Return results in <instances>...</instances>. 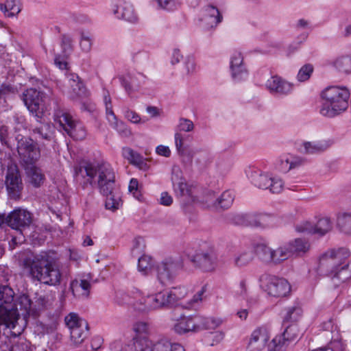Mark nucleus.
I'll use <instances>...</instances> for the list:
<instances>
[{
  "instance_id": "nucleus-36",
  "label": "nucleus",
  "mask_w": 351,
  "mask_h": 351,
  "mask_svg": "<svg viewBox=\"0 0 351 351\" xmlns=\"http://www.w3.org/2000/svg\"><path fill=\"white\" fill-rule=\"evenodd\" d=\"M90 287V282L86 280H74L70 285L73 294L76 297L87 298L89 295Z\"/></svg>"
},
{
  "instance_id": "nucleus-42",
  "label": "nucleus",
  "mask_w": 351,
  "mask_h": 351,
  "mask_svg": "<svg viewBox=\"0 0 351 351\" xmlns=\"http://www.w3.org/2000/svg\"><path fill=\"white\" fill-rule=\"evenodd\" d=\"M87 329L86 322H82V324L70 330L71 340L75 346H78L83 342L86 338V330Z\"/></svg>"
},
{
  "instance_id": "nucleus-8",
  "label": "nucleus",
  "mask_w": 351,
  "mask_h": 351,
  "mask_svg": "<svg viewBox=\"0 0 351 351\" xmlns=\"http://www.w3.org/2000/svg\"><path fill=\"white\" fill-rule=\"evenodd\" d=\"M260 286L267 295L274 298L286 297L291 290L286 279L267 274L261 276Z\"/></svg>"
},
{
  "instance_id": "nucleus-50",
  "label": "nucleus",
  "mask_w": 351,
  "mask_h": 351,
  "mask_svg": "<svg viewBox=\"0 0 351 351\" xmlns=\"http://www.w3.org/2000/svg\"><path fill=\"white\" fill-rule=\"evenodd\" d=\"M64 321L69 330L76 328L80 324L82 325V322H86L84 319H80L77 314L73 313L69 314Z\"/></svg>"
},
{
  "instance_id": "nucleus-46",
  "label": "nucleus",
  "mask_w": 351,
  "mask_h": 351,
  "mask_svg": "<svg viewBox=\"0 0 351 351\" xmlns=\"http://www.w3.org/2000/svg\"><path fill=\"white\" fill-rule=\"evenodd\" d=\"M314 68L311 64H306L303 65L299 70L296 78L298 81L304 82L309 80L311 77Z\"/></svg>"
},
{
  "instance_id": "nucleus-38",
  "label": "nucleus",
  "mask_w": 351,
  "mask_h": 351,
  "mask_svg": "<svg viewBox=\"0 0 351 351\" xmlns=\"http://www.w3.org/2000/svg\"><path fill=\"white\" fill-rule=\"evenodd\" d=\"M290 250L291 257L294 255L299 256L306 253L310 249V243L302 239H295L287 243Z\"/></svg>"
},
{
  "instance_id": "nucleus-44",
  "label": "nucleus",
  "mask_w": 351,
  "mask_h": 351,
  "mask_svg": "<svg viewBox=\"0 0 351 351\" xmlns=\"http://www.w3.org/2000/svg\"><path fill=\"white\" fill-rule=\"evenodd\" d=\"M183 72L184 75L189 76L195 74L197 71V65L195 58L193 56H187L183 62Z\"/></svg>"
},
{
  "instance_id": "nucleus-12",
  "label": "nucleus",
  "mask_w": 351,
  "mask_h": 351,
  "mask_svg": "<svg viewBox=\"0 0 351 351\" xmlns=\"http://www.w3.org/2000/svg\"><path fill=\"white\" fill-rule=\"evenodd\" d=\"M45 95L34 88L27 89L23 95V100L29 111L40 118L47 110Z\"/></svg>"
},
{
  "instance_id": "nucleus-2",
  "label": "nucleus",
  "mask_w": 351,
  "mask_h": 351,
  "mask_svg": "<svg viewBox=\"0 0 351 351\" xmlns=\"http://www.w3.org/2000/svg\"><path fill=\"white\" fill-rule=\"evenodd\" d=\"M23 266L32 278L42 283L56 286L61 282L59 265L49 253L43 252L27 258L23 260Z\"/></svg>"
},
{
  "instance_id": "nucleus-32",
  "label": "nucleus",
  "mask_w": 351,
  "mask_h": 351,
  "mask_svg": "<svg viewBox=\"0 0 351 351\" xmlns=\"http://www.w3.org/2000/svg\"><path fill=\"white\" fill-rule=\"evenodd\" d=\"M163 294L167 307L173 305L177 301L183 299L187 295V289L184 286L175 287L163 290Z\"/></svg>"
},
{
  "instance_id": "nucleus-39",
  "label": "nucleus",
  "mask_w": 351,
  "mask_h": 351,
  "mask_svg": "<svg viewBox=\"0 0 351 351\" xmlns=\"http://www.w3.org/2000/svg\"><path fill=\"white\" fill-rule=\"evenodd\" d=\"M21 10L22 6L19 0H7L4 3H0V10L8 17L16 16Z\"/></svg>"
},
{
  "instance_id": "nucleus-17",
  "label": "nucleus",
  "mask_w": 351,
  "mask_h": 351,
  "mask_svg": "<svg viewBox=\"0 0 351 351\" xmlns=\"http://www.w3.org/2000/svg\"><path fill=\"white\" fill-rule=\"evenodd\" d=\"M222 20L219 9L211 4L204 6L199 14V26L206 30L216 27Z\"/></svg>"
},
{
  "instance_id": "nucleus-31",
  "label": "nucleus",
  "mask_w": 351,
  "mask_h": 351,
  "mask_svg": "<svg viewBox=\"0 0 351 351\" xmlns=\"http://www.w3.org/2000/svg\"><path fill=\"white\" fill-rule=\"evenodd\" d=\"M198 332L203 330H215L220 327L223 323V320L218 317H204L200 315H196Z\"/></svg>"
},
{
  "instance_id": "nucleus-10",
  "label": "nucleus",
  "mask_w": 351,
  "mask_h": 351,
  "mask_svg": "<svg viewBox=\"0 0 351 351\" xmlns=\"http://www.w3.org/2000/svg\"><path fill=\"white\" fill-rule=\"evenodd\" d=\"M163 291L145 295L141 291V295L134 303V311L149 313L167 308Z\"/></svg>"
},
{
  "instance_id": "nucleus-16",
  "label": "nucleus",
  "mask_w": 351,
  "mask_h": 351,
  "mask_svg": "<svg viewBox=\"0 0 351 351\" xmlns=\"http://www.w3.org/2000/svg\"><path fill=\"white\" fill-rule=\"evenodd\" d=\"M265 87L274 96L286 97L293 93L295 86L279 75H272L266 81Z\"/></svg>"
},
{
  "instance_id": "nucleus-53",
  "label": "nucleus",
  "mask_w": 351,
  "mask_h": 351,
  "mask_svg": "<svg viewBox=\"0 0 351 351\" xmlns=\"http://www.w3.org/2000/svg\"><path fill=\"white\" fill-rule=\"evenodd\" d=\"M122 154L130 163L135 165L143 157L133 149L125 147L123 149Z\"/></svg>"
},
{
  "instance_id": "nucleus-48",
  "label": "nucleus",
  "mask_w": 351,
  "mask_h": 351,
  "mask_svg": "<svg viewBox=\"0 0 351 351\" xmlns=\"http://www.w3.org/2000/svg\"><path fill=\"white\" fill-rule=\"evenodd\" d=\"M284 188L283 180L278 176H271L268 189L273 193H280Z\"/></svg>"
},
{
  "instance_id": "nucleus-11",
  "label": "nucleus",
  "mask_w": 351,
  "mask_h": 351,
  "mask_svg": "<svg viewBox=\"0 0 351 351\" xmlns=\"http://www.w3.org/2000/svg\"><path fill=\"white\" fill-rule=\"evenodd\" d=\"M17 152L25 166L34 164L40 158V150L37 145L29 138L21 135L16 136Z\"/></svg>"
},
{
  "instance_id": "nucleus-64",
  "label": "nucleus",
  "mask_w": 351,
  "mask_h": 351,
  "mask_svg": "<svg viewBox=\"0 0 351 351\" xmlns=\"http://www.w3.org/2000/svg\"><path fill=\"white\" fill-rule=\"evenodd\" d=\"M183 58V56L178 49H173L170 55V63L171 65L174 66L178 64L181 60Z\"/></svg>"
},
{
  "instance_id": "nucleus-6",
  "label": "nucleus",
  "mask_w": 351,
  "mask_h": 351,
  "mask_svg": "<svg viewBox=\"0 0 351 351\" xmlns=\"http://www.w3.org/2000/svg\"><path fill=\"white\" fill-rule=\"evenodd\" d=\"M32 215L25 209L18 208L12 211L7 216V223L16 231L17 235L12 237L10 245L20 244L24 242L23 230L29 226L32 223Z\"/></svg>"
},
{
  "instance_id": "nucleus-18",
  "label": "nucleus",
  "mask_w": 351,
  "mask_h": 351,
  "mask_svg": "<svg viewBox=\"0 0 351 351\" xmlns=\"http://www.w3.org/2000/svg\"><path fill=\"white\" fill-rule=\"evenodd\" d=\"M191 261L204 271H211L217 266V255L211 248L200 250L191 257Z\"/></svg>"
},
{
  "instance_id": "nucleus-19",
  "label": "nucleus",
  "mask_w": 351,
  "mask_h": 351,
  "mask_svg": "<svg viewBox=\"0 0 351 351\" xmlns=\"http://www.w3.org/2000/svg\"><path fill=\"white\" fill-rule=\"evenodd\" d=\"M104 102L106 107V119L110 125L114 128L119 134L123 137L131 136L130 130L123 121H119L116 115L112 110L111 99L108 91L105 90L104 93Z\"/></svg>"
},
{
  "instance_id": "nucleus-4",
  "label": "nucleus",
  "mask_w": 351,
  "mask_h": 351,
  "mask_svg": "<svg viewBox=\"0 0 351 351\" xmlns=\"http://www.w3.org/2000/svg\"><path fill=\"white\" fill-rule=\"evenodd\" d=\"M350 93L346 86H329L320 94L319 114L326 118L336 117L348 108Z\"/></svg>"
},
{
  "instance_id": "nucleus-28",
  "label": "nucleus",
  "mask_w": 351,
  "mask_h": 351,
  "mask_svg": "<svg viewBox=\"0 0 351 351\" xmlns=\"http://www.w3.org/2000/svg\"><path fill=\"white\" fill-rule=\"evenodd\" d=\"M333 143V140L330 138L317 141H306L302 143L301 149L302 152L306 154H319L328 149Z\"/></svg>"
},
{
  "instance_id": "nucleus-63",
  "label": "nucleus",
  "mask_w": 351,
  "mask_h": 351,
  "mask_svg": "<svg viewBox=\"0 0 351 351\" xmlns=\"http://www.w3.org/2000/svg\"><path fill=\"white\" fill-rule=\"evenodd\" d=\"M158 7L162 10H172L176 7V0H156Z\"/></svg>"
},
{
  "instance_id": "nucleus-61",
  "label": "nucleus",
  "mask_w": 351,
  "mask_h": 351,
  "mask_svg": "<svg viewBox=\"0 0 351 351\" xmlns=\"http://www.w3.org/2000/svg\"><path fill=\"white\" fill-rule=\"evenodd\" d=\"M125 118L132 123H144L145 121H142L141 117L134 111L131 110H127L124 112Z\"/></svg>"
},
{
  "instance_id": "nucleus-9",
  "label": "nucleus",
  "mask_w": 351,
  "mask_h": 351,
  "mask_svg": "<svg viewBox=\"0 0 351 351\" xmlns=\"http://www.w3.org/2000/svg\"><path fill=\"white\" fill-rule=\"evenodd\" d=\"M54 121L73 139L82 141L86 138V130L84 125L71 114L60 111L56 114Z\"/></svg>"
},
{
  "instance_id": "nucleus-3",
  "label": "nucleus",
  "mask_w": 351,
  "mask_h": 351,
  "mask_svg": "<svg viewBox=\"0 0 351 351\" xmlns=\"http://www.w3.org/2000/svg\"><path fill=\"white\" fill-rule=\"evenodd\" d=\"M346 249L331 250L319 258V271L332 278L335 283L341 284L351 279V260Z\"/></svg>"
},
{
  "instance_id": "nucleus-47",
  "label": "nucleus",
  "mask_w": 351,
  "mask_h": 351,
  "mask_svg": "<svg viewBox=\"0 0 351 351\" xmlns=\"http://www.w3.org/2000/svg\"><path fill=\"white\" fill-rule=\"evenodd\" d=\"M230 71L232 77L235 82H241L247 78L248 72L245 65L230 69Z\"/></svg>"
},
{
  "instance_id": "nucleus-58",
  "label": "nucleus",
  "mask_w": 351,
  "mask_h": 351,
  "mask_svg": "<svg viewBox=\"0 0 351 351\" xmlns=\"http://www.w3.org/2000/svg\"><path fill=\"white\" fill-rule=\"evenodd\" d=\"M244 65L242 54L239 51H234L230 57V69Z\"/></svg>"
},
{
  "instance_id": "nucleus-23",
  "label": "nucleus",
  "mask_w": 351,
  "mask_h": 351,
  "mask_svg": "<svg viewBox=\"0 0 351 351\" xmlns=\"http://www.w3.org/2000/svg\"><path fill=\"white\" fill-rule=\"evenodd\" d=\"M270 338L268 330L265 327L255 329L250 339L247 351H263Z\"/></svg>"
},
{
  "instance_id": "nucleus-57",
  "label": "nucleus",
  "mask_w": 351,
  "mask_h": 351,
  "mask_svg": "<svg viewBox=\"0 0 351 351\" xmlns=\"http://www.w3.org/2000/svg\"><path fill=\"white\" fill-rule=\"evenodd\" d=\"M295 230L300 233H315L314 225L308 221L298 223L295 227Z\"/></svg>"
},
{
  "instance_id": "nucleus-34",
  "label": "nucleus",
  "mask_w": 351,
  "mask_h": 351,
  "mask_svg": "<svg viewBox=\"0 0 351 351\" xmlns=\"http://www.w3.org/2000/svg\"><path fill=\"white\" fill-rule=\"evenodd\" d=\"M175 193L182 198V202L191 203L195 201L193 189L185 180L173 186Z\"/></svg>"
},
{
  "instance_id": "nucleus-27",
  "label": "nucleus",
  "mask_w": 351,
  "mask_h": 351,
  "mask_svg": "<svg viewBox=\"0 0 351 351\" xmlns=\"http://www.w3.org/2000/svg\"><path fill=\"white\" fill-rule=\"evenodd\" d=\"M67 85L68 87L65 92L72 99L82 97L86 95V89L77 75L75 74L69 75L67 76Z\"/></svg>"
},
{
  "instance_id": "nucleus-29",
  "label": "nucleus",
  "mask_w": 351,
  "mask_h": 351,
  "mask_svg": "<svg viewBox=\"0 0 351 351\" xmlns=\"http://www.w3.org/2000/svg\"><path fill=\"white\" fill-rule=\"evenodd\" d=\"M141 295V291L137 288H133L128 291H119L116 293V302L120 305L131 306L134 310V303Z\"/></svg>"
},
{
  "instance_id": "nucleus-55",
  "label": "nucleus",
  "mask_w": 351,
  "mask_h": 351,
  "mask_svg": "<svg viewBox=\"0 0 351 351\" xmlns=\"http://www.w3.org/2000/svg\"><path fill=\"white\" fill-rule=\"evenodd\" d=\"M174 141L178 153L180 155H183L186 151L183 134L180 132H176L174 134Z\"/></svg>"
},
{
  "instance_id": "nucleus-20",
  "label": "nucleus",
  "mask_w": 351,
  "mask_h": 351,
  "mask_svg": "<svg viewBox=\"0 0 351 351\" xmlns=\"http://www.w3.org/2000/svg\"><path fill=\"white\" fill-rule=\"evenodd\" d=\"M112 12L118 19L130 23L138 21V15L133 5L124 0H115L112 4Z\"/></svg>"
},
{
  "instance_id": "nucleus-35",
  "label": "nucleus",
  "mask_w": 351,
  "mask_h": 351,
  "mask_svg": "<svg viewBox=\"0 0 351 351\" xmlns=\"http://www.w3.org/2000/svg\"><path fill=\"white\" fill-rule=\"evenodd\" d=\"M25 169L28 181L34 186L38 187L44 182L45 175L42 170L34 164L25 166Z\"/></svg>"
},
{
  "instance_id": "nucleus-60",
  "label": "nucleus",
  "mask_w": 351,
  "mask_h": 351,
  "mask_svg": "<svg viewBox=\"0 0 351 351\" xmlns=\"http://www.w3.org/2000/svg\"><path fill=\"white\" fill-rule=\"evenodd\" d=\"M128 189L136 199L138 200L141 199L142 195L141 192L138 191V182L136 179H131L128 186Z\"/></svg>"
},
{
  "instance_id": "nucleus-33",
  "label": "nucleus",
  "mask_w": 351,
  "mask_h": 351,
  "mask_svg": "<svg viewBox=\"0 0 351 351\" xmlns=\"http://www.w3.org/2000/svg\"><path fill=\"white\" fill-rule=\"evenodd\" d=\"M59 326V319L58 317H54L46 322H40L36 324V331L43 335H52L56 339L61 337V335L57 332Z\"/></svg>"
},
{
  "instance_id": "nucleus-21",
  "label": "nucleus",
  "mask_w": 351,
  "mask_h": 351,
  "mask_svg": "<svg viewBox=\"0 0 351 351\" xmlns=\"http://www.w3.org/2000/svg\"><path fill=\"white\" fill-rule=\"evenodd\" d=\"M5 184L10 197L14 199H19L23 186L19 170L16 166L8 168Z\"/></svg>"
},
{
  "instance_id": "nucleus-41",
  "label": "nucleus",
  "mask_w": 351,
  "mask_h": 351,
  "mask_svg": "<svg viewBox=\"0 0 351 351\" xmlns=\"http://www.w3.org/2000/svg\"><path fill=\"white\" fill-rule=\"evenodd\" d=\"M333 66L339 72L345 74L351 73V56H341L332 62Z\"/></svg>"
},
{
  "instance_id": "nucleus-22",
  "label": "nucleus",
  "mask_w": 351,
  "mask_h": 351,
  "mask_svg": "<svg viewBox=\"0 0 351 351\" xmlns=\"http://www.w3.org/2000/svg\"><path fill=\"white\" fill-rule=\"evenodd\" d=\"M234 199V192L231 191H224L219 197H216L214 193H210L205 197L206 207L210 209L228 208L231 206Z\"/></svg>"
},
{
  "instance_id": "nucleus-37",
  "label": "nucleus",
  "mask_w": 351,
  "mask_h": 351,
  "mask_svg": "<svg viewBox=\"0 0 351 351\" xmlns=\"http://www.w3.org/2000/svg\"><path fill=\"white\" fill-rule=\"evenodd\" d=\"M337 226L341 232L351 236V211H342L337 214Z\"/></svg>"
},
{
  "instance_id": "nucleus-52",
  "label": "nucleus",
  "mask_w": 351,
  "mask_h": 351,
  "mask_svg": "<svg viewBox=\"0 0 351 351\" xmlns=\"http://www.w3.org/2000/svg\"><path fill=\"white\" fill-rule=\"evenodd\" d=\"M194 128V123L190 119L183 117L179 119L178 123L177 125V132H191L193 131Z\"/></svg>"
},
{
  "instance_id": "nucleus-59",
  "label": "nucleus",
  "mask_w": 351,
  "mask_h": 351,
  "mask_svg": "<svg viewBox=\"0 0 351 351\" xmlns=\"http://www.w3.org/2000/svg\"><path fill=\"white\" fill-rule=\"evenodd\" d=\"M171 181L173 186L184 181L182 177V172L180 167L173 166L171 172Z\"/></svg>"
},
{
  "instance_id": "nucleus-51",
  "label": "nucleus",
  "mask_w": 351,
  "mask_h": 351,
  "mask_svg": "<svg viewBox=\"0 0 351 351\" xmlns=\"http://www.w3.org/2000/svg\"><path fill=\"white\" fill-rule=\"evenodd\" d=\"M253 259V254L251 251H244L241 252L235 258L234 263L237 266L242 267L246 265Z\"/></svg>"
},
{
  "instance_id": "nucleus-40",
  "label": "nucleus",
  "mask_w": 351,
  "mask_h": 351,
  "mask_svg": "<svg viewBox=\"0 0 351 351\" xmlns=\"http://www.w3.org/2000/svg\"><path fill=\"white\" fill-rule=\"evenodd\" d=\"M137 269L142 275H149L153 269H155L152 258L145 254L141 255L138 259Z\"/></svg>"
},
{
  "instance_id": "nucleus-13",
  "label": "nucleus",
  "mask_w": 351,
  "mask_h": 351,
  "mask_svg": "<svg viewBox=\"0 0 351 351\" xmlns=\"http://www.w3.org/2000/svg\"><path fill=\"white\" fill-rule=\"evenodd\" d=\"M275 221L276 217L267 213L240 214L235 217V222L239 225L256 228H265L273 226Z\"/></svg>"
},
{
  "instance_id": "nucleus-1",
  "label": "nucleus",
  "mask_w": 351,
  "mask_h": 351,
  "mask_svg": "<svg viewBox=\"0 0 351 351\" xmlns=\"http://www.w3.org/2000/svg\"><path fill=\"white\" fill-rule=\"evenodd\" d=\"M14 296L10 287L0 285V326H5L18 336L24 330L27 317H36L39 309L33 306L27 295H20L14 302Z\"/></svg>"
},
{
  "instance_id": "nucleus-15",
  "label": "nucleus",
  "mask_w": 351,
  "mask_h": 351,
  "mask_svg": "<svg viewBox=\"0 0 351 351\" xmlns=\"http://www.w3.org/2000/svg\"><path fill=\"white\" fill-rule=\"evenodd\" d=\"M134 332L133 343L123 346L120 342H114L110 346V351H138L136 344L137 341L145 339L149 340L147 336L149 332V326L145 322H136L132 326Z\"/></svg>"
},
{
  "instance_id": "nucleus-45",
  "label": "nucleus",
  "mask_w": 351,
  "mask_h": 351,
  "mask_svg": "<svg viewBox=\"0 0 351 351\" xmlns=\"http://www.w3.org/2000/svg\"><path fill=\"white\" fill-rule=\"evenodd\" d=\"M145 244L142 237H136L132 241L131 254L132 256H138L144 254Z\"/></svg>"
},
{
  "instance_id": "nucleus-43",
  "label": "nucleus",
  "mask_w": 351,
  "mask_h": 351,
  "mask_svg": "<svg viewBox=\"0 0 351 351\" xmlns=\"http://www.w3.org/2000/svg\"><path fill=\"white\" fill-rule=\"evenodd\" d=\"M332 221L328 217L319 219L316 225H314L315 233L324 235L332 229Z\"/></svg>"
},
{
  "instance_id": "nucleus-25",
  "label": "nucleus",
  "mask_w": 351,
  "mask_h": 351,
  "mask_svg": "<svg viewBox=\"0 0 351 351\" xmlns=\"http://www.w3.org/2000/svg\"><path fill=\"white\" fill-rule=\"evenodd\" d=\"M247 178L255 186L267 189L271 176L269 173L263 172L256 167H249L245 170Z\"/></svg>"
},
{
  "instance_id": "nucleus-7",
  "label": "nucleus",
  "mask_w": 351,
  "mask_h": 351,
  "mask_svg": "<svg viewBox=\"0 0 351 351\" xmlns=\"http://www.w3.org/2000/svg\"><path fill=\"white\" fill-rule=\"evenodd\" d=\"M254 250L259 258L267 263L278 265L291 258L287 243L276 249L265 243H258L255 246Z\"/></svg>"
},
{
  "instance_id": "nucleus-54",
  "label": "nucleus",
  "mask_w": 351,
  "mask_h": 351,
  "mask_svg": "<svg viewBox=\"0 0 351 351\" xmlns=\"http://www.w3.org/2000/svg\"><path fill=\"white\" fill-rule=\"evenodd\" d=\"M302 314V310L300 307L293 306L287 308L285 318L291 322L297 321Z\"/></svg>"
},
{
  "instance_id": "nucleus-56",
  "label": "nucleus",
  "mask_w": 351,
  "mask_h": 351,
  "mask_svg": "<svg viewBox=\"0 0 351 351\" xmlns=\"http://www.w3.org/2000/svg\"><path fill=\"white\" fill-rule=\"evenodd\" d=\"M80 45L83 51L87 53L90 51L92 40L88 33L82 32Z\"/></svg>"
},
{
  "instance_id": "nucleus-26",
  "label": "nucleus",
  "mask_w": 351,
  "mask_h": 351,
  "mask_svg": "<svg viewBox=\"0 0 351 351\" xmlns=\"http://www.w3.org/2000/svg\"><path fill=\"white\" fill-rule=\"evenodd\" d=\"M305 161L300 157L287 154L281 156L277 160L276 168L282 173L298 169L304 164Z\"/></svg>"
},
{
  "instance_id": "nucleus-30",
  "label": "nucleus",
  "mask_w": 351,
  "mask_h": 351,
  "mask_svg": "<svg viewBox=\"0 0 351 351\" xmlns=\"http://www.w3.org/2000/svg\"><path fill=\"white\" fill-rule=\"evenodd\" d=\"M298 329L295 326H288L282 335L276 337L269 345V350L273 351L279 350L281 345H284L287 341H293L298 337Z\"/></svg>"
},
{
  "instance_id": "nucleus-14",
  "label": "nucleus",
  "mask_w": 351,
  "mask_h": 351,
  "mask_svg": "<svg viewBox=\"0 0 351 351\" xmlns=\"http://www.w3.org/2000/svg\"><path fill=\"white\" fill-rule=\"evenodd\" d=\"M183 267L180 258H168L155 267L158 280L162 285L171 280L177 272Z\"/></svg>"
},
{
  "instance_id": "nucleus-5",
  "label": "nucleus",
  "mask_w": 351,
  "mask_h": 351,
  "mask_svg": "<svg viewBox=\"0 0 351 351\" xmlns=\"http://www.w3.org/2000/svg\"><path fill=\"white\" fill-rule=\"evenodd\" d=\"M82 177L86 176L88 180H92L97 178V184L100 193L104 195L111 194L114 190L115 176L111 166L106 162L89 163L80 168L77 176Z\"/></svg>"
},
{
  "instance_id": "nucleus-62",
  "label": "nucleus",
  "mask_w": 351,
  "mask_h": 351,
  "mask_svg": "<svg viewBox=\"0 0 351 351\" xmlns=\"http://www.w3.org/2000/svg\"><path fill=\"white\" fill-rule=\"evenodd\" d=\"M132 86H140L145 82L146 77L142 73L129 74Z\"/></svg>"
},
{
  "instance_id": "nucleus-24",
  "label": "nucleus",
  "mask_w": 351,
  "mask_h": 351,
  "mask_svg": "<svg viewBox=\"0 0 351 351\" xmlns=\"http://www.w3.org/2000/svg\"><path fill=\"white\" fill-rule=\"evenodd\" d=\"M173 331L179 335L189 332H198L197 316H181L176 319L173 325Z\"/></svg>"
},
{
  "instance_id": "nucleus-49",
  "label": "nucleus",
  "mask_w": 351,
  "mask_h": 351,
  "mask_svg": "<svg viewBox=\"0 0 351 351\" xmlns=\"http://www.w3.org/2000/svg\"><path fill=\"white\" fill-rule=\"evenodd\" d=\"M106 196V199L105 202V206L106 209L110 210L112 211H114L117 210L121 204L120 197L119 196L115 195L113 193V191L111 194H108Z\"/></svg>"
}]
</instances>
